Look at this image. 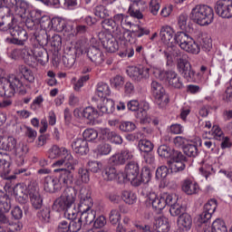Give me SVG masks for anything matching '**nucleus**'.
Returning <instances> with one entry per match:
<instances>
[{"label":"nucleus","instance_id":"f257e3e1","mask_svg":"<svg viewBox=\"0 0 232 232\" xmlns=\"http://www.w3.org/2000/svg\"><path fill=\"white\" fill-rule=\"evenodd\" d=\"M163 55L167 61V66L173 64V58L176 59V66L179 73L188 82H196L197 72L194 71L189 63V56L177 47L169 48L163 52Z\"/></svg>","mask_w":232,"mask_h":232},{"label":"nucleus","instance_id":"f03ea898","mask_svg":"<svg viewBox=\"0 0 232 232\" xmlns=\"http://www.w3.org/2000/svg\"><path fill=\"white\" fill-rule=\"evenodd\" d=\"M79 198L78 211L81 213L80 219L83 226H91L95 220V211L92 210V208H93L92 190L86 187H82L80 189Z\"/></svg>","mask_w":232,"mask_h":232},{"label":"nucleus","instance_id":"7ed1b4c3","mask_svg":"<svg viewBox=\"0 0 232 232\" xmlns=\"http://www.w3.org/2000/svg\"><path fill=\"white\" fill-rule=\"evenodd\" d=\"M75 200H77V196H75L73 189L68 190V192L63 193L60 198L55 199L53 209L58 212L64 211V217L69 221L75 220L79 213V210L73 207Z\"/></svg>","mask_w":232,"mask_h":232},{"label":"nucleus","instance_id":"20e7f679","mask_svg":"<svg viewBox=\"0 0 232 232\" xmlns=\"http://www.w3.org/2000/svg\"><path fill=\"white\" fill-rule=\"evenodd\" d=\"M98 110L92 106L85 107L79 114V110H74L75 117H83L88 121H95L99 119L101 115L104 113L110 114L115 111V102L111 99H107L105 102H102L98 104Z\"/></svg>","mask_w":232,"mask_h":232},{"label":"nucleus","instance_id":"39448f33","mask_svg":"<svg viewBox=\"0 0 232 232\" xmlns=\"http://www.w3.org/2000/svg\"><path fill=\"white\" fill-rule=\"evenodd\" d=\"M13 193L19 204H26V202H28L29 195L31 204L34 209H41V208H43V197H41L39 191L35 189L31 188L26 190V187L22 184H16L13 188Z\"/></svg>","mask_w":232,"mask_h":232},{"label":"nucleus","instance_id":"423d86ee","mask_svg":"<svg viewBox=\"0 0 232 232\" xmlns=\"http://www.w3.org/2000/svg\"><path fill=\"white\" fill-rule=\"evenodd\" d=\"M0 88L4 90V95L5 97H14L15 93H19L20 95L26 93V84L23 82V78L11 75L8 79L5 77L0 78Z\"/></svg>","mask_w":232,"mask_h":232},{"label":"nucleus","instance_id":"0eeeda50","mask_svg":"<svg viewBox=\"0 0 232 232\" xmlns=\"http://www.w3.org/2000/svg\"><path fill=\"white\" fill-rule=\"evenodd\" d=\"M190 19L199 24V26H206L211 24L215 19V12L209 5H198L192 8L190 13Z\"/></svg>","mask_w":232,"mask_h":232},{"label":"nucleus","instance_id":"6e6552de","mask_svg":"<svg viewBox=\"0 0 232 232\" xmlns=\"http://www.w3.org/2000/svg\"><path fill=\"white\" fill-rule=\"evenodd\" d=\"M0 168L1 170V177L5 180H15L16 175H21V177H30L32 172L28 170L26 168H18L14 169V175L10 174V155L6 152H0Z\"/></svg>","mask_w":232,"mask_h":232},{"label":"nucleus","instance_id":"1a4fd4ad","mask_svg":"<svg viewBox=\"0 0 232 232\" xmlns=\"http://www.w3.org/2000/svg\"><path fill=\"white\" fill-rule=\"evenodd\" d=\"M176 44L187 52V53H192V55H198L200 53V45L193 40L189 34L184 32H178L176 34Z\"/></svg>","mask_w":232,"mask_h":232},{"label":"nucleus","instance_id":"9d476101","mask_svg":"<svg viewBox=\"0 0 232 232\" xmlns=\"http://www.w3.org/2000/svg\"><path fill=\"white\" fill-rule=\"evenodd\" d=\"M10 208L12 205L10 204V198L0 201V226H4V227H9V231H21L23 229V224L21 222H14L10 220L8 217H6L7 211H10Z\"/></svg>","mask_w":232,"mask_h":232},{"label":"nucleus","instance_id":"9b49d317","mask_svg":"<svg viewBox=\"0 0 232 232\" xmlns=\"http://www.w3.org/2000/svg\"><path fill=\"white\" fill-rule=\"evenodd\" d=\"M70 169H64L59 168L55 169L54 173H59L58 180L60 182V187L63 186L65 188L63 193H68V191H74V196H77V189L74 187L75 178L73 174L70 171Z\"/></svg>","mask_w":232,"mask_h":232},{"label":"nucleus","instance_id":"f8f14e48","mask_svg":"<svg viewBox=\"0 0 232 232\" xmlns=\"http://www.w3.org/2000/svg\"><path fill=\"white\" fill-rule=\"evenodd\" d=\"M140 172L139 163L130 161L125 166L124 172L120 174L121 175V182H130L131 186L139 188L140 186V181L139 180Z\"/></svg>","mask_w":232,"mask_h":232},{"label":"nucleus","instance_id":"ddd939ff","mask_svg":"<svg viewBox=\"0 0 232 232\" xmlns=\"http://www.w3.org/2000/svg\"><path fill=\"white\" fill-rule=\"evenodd\" d=\"M160 81L166 82L173 90H184V80L175 71H160L159 73Z\"/></svg>","mask_w":232,"mask_h":232},{"label":"nucleus","instance_id":"4468645a","mask_svg":"<svg viewBox=\"0 0 232 232\" xmlns=\"http://www.w3.org/2000/svg\"><path fill=\"white\" fill-rule=\"evenodd\" d=\"M150 88L157 106L166 108L169 104V94L166 92V89L157 81H152Z\"/></svg>","mask_w":232,"mask_h":232},{"label":"nucleus","instance_id":"2eb2a0df","mask_svg":"<svg viewBox=\"0 0 232 232\" xmlns=\"http://www.w3.org/2000/svg\"><path fill=\"white\" fill-rule=\"evenodd\" d=\"M19 23L18 19L12 14L8 7L0 8V30L1 32H10L15 24Z\"/></svg>","mask_w":232,"mask_h":232},{"label":"nucleus","instance_id":"dca6fc26","mask_svg":"<svg viewBox=\"0 0 232 232\" xmlns=\"http://www.w3.org/2000/svg\"><path fill=\"white\" fill-rule=\"evenodd\" d=\"M138 227L144 232H169L170 229L169 221L164 216H159L154 218L153 228L148 225H145L144 227L138 226Z\"/></svg>","mask_w":232,"mask_h":232},{"label":"nucleus","instance_id":"f3484780","mask_svg":"<svg viewBox=\"0 0 232 232\" xmlns=\"http://www.w3.org/2000/svg\"><path fill=\"white\" fill-rule=\"evenodd\" d=\"M86 51H84V47L76 44L74 47H71L69 52L63 56V63L65 68H73L75 66V61L77 57L82 55Z\"/></svg>","mask_w":232,"mask_h":232},{"label":"nucleus","instance_id":"a211bd4d","mask_svg":"<svg viewBox=\"0 0 232 232\" xmlns=\"http://www.w3.org/2000/svg\"><path fill=\"white\" fill-rule=\"evenodd\" d=\"M188 159L182 152H174L171 160L168 161L170 173H179V171H184L186 169V163Z\"/></svg>","mask_w":232,"mask_h":232},{"label":"nucleus","instance_id":"6ab92c4d","mask_svg":"<svg viewBox=\"0 0 232 232\" xmlns=\"http://www.w3.org/2000/svg\"><path fill=\"white\" fill-rule=\"evenodd\" d=\"M98 37L105 50L110 52L111 53H115V52L119 51L121 47H119V39H116L114 35L111 34L100 33Z\"/></svg>","mask_w":232,"mask_h":232},{"label":"nucleus","instance_id":"aec40b11","mask_svg":"<svg viewBox=\"0 0 232 232\" xmlns=\"http://www.w3.org/2000/svg\"><path fill=\"white\" fill-rule=\"evenodd\" d=\"M127 108L130 111H137L136 117L140 121H145L148 117V110H150V103H140L137 100H130L127 103Z\"/></svg>","mask_w":232,"mask_h":232},{"label":"nucleus","instance_id":"412c9836","mask_svg":"<svg viewBox=\"0 0 232 232\" xmlns=\"http://www.w3.org/2000/svg\"><path fill=\"white\" fill-rule=\"evenodd\" d=\"M127 73L132 81L140 82L150 77V69L148 66L144 65L132 66L127 70Z\"/></svg>","mask_w":232,"mask_h":232},{"label":"nucleus","instance_id":"4be33fe9","mask_svg":"<svg viewBox=\"0 0 232 232\" xmlns=\"http://www.w3.org/2000/svg\"><path fill=\"white\" fill-rule=\"evenodd\" d=\"M150 28L135 24V25H132V29H127V31H124L123 41L131 43V41H133V37L136 39H140V37H144V35H150Z\"/></svg>","mask_w":232,"mask_h":232},{"label":"nucleus","instance_id":"5701e85b","mask_svg":"<svg viewBox=\"0 0 232 232\" xmlns=\"http://www.w3.org/2000/svg\"><path fill=\"white\" fill-rule=\"evenodd\" d=\"M160 37L164 44H169V47L165 52H168L169 48H175L174 43H177V34H175V30L169 25H163L160 28Z\"/></svg>","mask_w":232,"mask_h":232},{"label":"nucleus","instance_id":"b1692460","mask_svg":"<svg viewBox=\"0 0 232 232\" xmlns=\"http://www.w3.org/2000/svg\"><path fill=\"white\" fill-rule=\"evenodd\" d=\"M216 14L223 19L232 17V0H218L215 5Z\"/></svg>","mask_w":232,"mask_h":232},{"label":"nucleus","instance_id":"393cba45","mask_svg":"<svg viewBox=\"0 0 232 232\" xmlns=\"http://www.w3.org/2000/svg\"><path fill=\"white\" fill-rule=\"evenodd\" d=\"M102 26L103 30L108 32L105 34H112L113 36L119 41H124V30H120L112 18H105L102 20Z\"/></svg>","mask_w":232,"mask_h":232},{"label":"nucleus","instance_id":"a878e982","mask_svg":"<svg viewBox=\"0 0 232 232\" xmlns=\"http://www.w3.org/2000/svg\"><path fill=\"white\" fill-rule=\"evenodd\" d=\"M52 22L53 18H50V16L46 14H43V16L40 18V21L38 22V27L40 26V32H34L35 39H37V35H44V43L48 42V30H52Z\"/></svg>","mask_w":232,"mask_h":232},{"label":"nucleus","instance_id":"bb28decb","mask_svg":"<svg viewBox=\"0 0 232 232\" xmlns=\"http://www.w3.org/2000/svg\"><path fill=\"white\" fill-rule=\"evenodd\" d=\"M131 159H133V152L128 149H123L121 152L112 155L109 162L112 164V166H122V164L128 162V160H131Z\"/></svg>","mask_w":232,"mask_h":232},{"label":"nucleus","instance_id":"cd10ccee","mask_svg":"<svg viewBox=\"0 0 232 232\" xmlns=\"http://www.w3.org/2000/svg\"><path fill=\"white\" fill-rule=\"evenodd\" d=\"M36 41H38L40 44H51L54 52H59L63 44V38L57 34H54L51 38L50 34H47V42H44V35L41 36V34H36Z\"/></svg>","mask_w":232,"mask_h":232},{"label":"nucleus","instance_id":"c85d7f7f","mask_svg":"<svg viewBox=\"0 0 232 232\" xmlns=\"http://www.w3.org/2000/svg\"><path fill=\"white\" fill-rule=\"evenodd\" d=\"M87 57L90 59L91 63H93L95 66H101L104 63V53L95 45L89 47L87 51Z\"/></svg>","mask_w":232,"mask_h":232},{"label":"nucleus","instance_id":"c756f323","mask_svg":"<svg viewBox=\"0 0 232 232\" xmlns=\"http://www.w3.org/2000/svg\"><path fill=\"white\" fill-rule=\"evenodd\" d=\"M13 10H14V16L21 23L23 20L26 19L28 15V3L24 0H18Z\"/></svg>","mask_w":232,"mask_h":232},{"label":"nucleus","instance_id":"7c9ffc66","mask_svg":"<svg viewBox=\"0 0 232 232\" xmlns=\"http://www.w3.org/2000/svg\"><path fill=\"white\" fill-rule=\"evenodd\" d=\"M44 189L47 193H55L61 189L59 178L55 176H47L44 181Z\"/></svg>","mask_w":232,"mask_h":232},{"label":"nucleus","instance_id":"2f4dec72","mask_svg":"<svg viewBox=\"0 0 232 232\" xmlns=\"http://www.w3.org/2000/svg\"><path fill=\"white\" fill-rule=\"evenodd\" d=\"M11 35L17 42V44L23 46L26 41H28V33L23 27L17 25V24L9 31Z\"/></svg>","mask_w":232,"mask_h":232},{"label":"nucleus","instance_id":"473e14b6","mask_svg":"<svg viewBox=\"0 0 232 232\" xmlns=\"http://www.w3.org/2000/svg\"><path fill=\"white\" fill-rule=\"evenodd\" d=\"M72 149L78 155H88L90 153L88 142L83 138H76L72 143Z\"/></svg>","mask_w":232,"mask_h":232},{"label":"nucleus","instance_id":"72a5a7b5","mask_svg":"<svg viewBox=\"0 0 232 232\" xmlns=\"http://www.w3.org/2000/svg\"><path fill=\"white\" fill-rule=\"evenodd\" d=\"M33 53L34 57V63H39L42 66H44L48 61H50V56L48 55V51L44 47L39 45L33 48Z\"/></svg>","mask_w":232,"mask_h":232},{"label":"nucleus","instance_id":"f704fd0d","mask_svg":"<svg viewBox=\"0 0 232 232\" xmlns=\"http://www.w3.org/2000/svg\"><path fill=\"white\" fill-rule=\"evenodd\" d=\"M148 200L150 204H151L153 209L158 211V213L166 208V201L164 200L162 194L159 196L155 192L150 193L148 195Z\"/></svg>","mask_w":232,"mask_h":232},{"label":"nucleus","instance_id":"c9c22d12","mask_svg":"<svg viewBox=\"0 0 232 232\" xmlns=\"http://www.w3.org/2000/svg\"><path fill=\"white\" fill-rule=\"evenodd\" d=\"M61 160H58L53 163V168H64L65 169H73V156L72 154H67L65 156L60 157Z\"/></svg>","mask_w":232,"mask_h":232},{"label":"nucleus","instance_id":"e433bc0d","mask_svg":"<svg viewBox=\"0 0 232 232\" xmlns=\"http://www.w3.org/2000/svg\"><path fill=\"white\" fill-rule=\"evenodd\" d=\"M120 42L123 44V46L120 47L118 51V55L121 58L127 57L128 59H131V57L135 55L133 44H126V43H129L126 40H121Z\"/></svg>","mask_w":232,"mask_h":232},{"label":"nucleus","instance_id":"4c0bfd02","mask_svg":"<svg viewBox=\"0 0 232 232\" xmlns=\"http://www.w3.org/2000/svg\"><path fill=\"white\" fill-rule=\"evenodd\" d=\"M178 225L182 231H189L193 226V218L188 213H183L178 218Z\"/></svg>","mask_w":232,"mask_h":232},{"label":"nucleus","instance_id":"58836bf2","mask_svg":"<svg viewBox=\"0 0 232 232\" xmlns=\"http://www.w3.org/2000/svg\"><path fill=\"white\" fill-rule=\"evenodd\" d=\"M181 188L186 195H197L200 189L198 183L191 179H185Z\"/></svg>","mask_w":232,"mask_h":232},{"label":"nucleus","instance_id":"ea45409f","mask_svg":"<svg viewBox=\"0 0 232 232\" xmlns=\"http://www.w3.org/2000/svg\"><path fill=\"white\" fill-rule=\"evenodd\" d=\"M17 146V140L9 136L7 138L0 137V150L5 151H14Z\"/></svg>","mask_w":232,"mask_h":232},{"label":"nucleus","instance_id":"a19ab883","mask_svg":"<svg viewBox=\"0 0 232 232\" xmlns=\"http://www.w3.org/2000/svg\"><path fill=\"white\" fill-rule=\"evenodd\" d=\"M102 177L104 180H115V179H118L120 182H122V175H121V172H117V169L114 167H107L102 171Z\"/></svg>","mask_w":232,"mask_h":232},{"label":"nucleus","instance_id":"79ce46f5","mask_svg":"<svg viewBox=\"0 0 232 232\" xmlns=\"http://www.w3.org/2000/svg\"><path fill=\"white\" fill-rule=\"evenodd\" d=\"M49 159H59L61 157H65L66 155H72L69 153L68 150L64 147H59L57 145H53L48 152Z\"/></svg>","mask_w":232,"mask_h":232},{"label":"nucleus","instance_id":"37998d69","mask_svg":"<svg viewBox=\"0 0 232 232\" xmlns=\"http://www.w3.org/2000/svg\"><path fill=\"white\" fill-rule=\"evenodd\" d=\"M51 30H53V32H68V25L66 20L61 17H53Z\"/></svg>","mask_w":232,"mask_h":232},{"label":"nucleus","instance_id":"c03bdc74","mask_svg":"<svg viewBox=\"0 0 232 232\" xmlns=\"http://www.w3.org/2000/svg\"><path fill=\"white\" fill-rule=\"evenodd\" d=\"M21 57L29 66L35 64V58L34 57V49L30 47H24L21 49Z\"/></svg>","mask_w":232,"mask_h":232},{"label":"nucleus","instance_id":"a18cd8bd","mask_svg":"<svg viewBox=\"0 0 232 232\" xmlns=\"http://www.w3.org/2000/svg\"><path fill=\"white\" fill-rule=\"evenodd\" d=\"M211 217H213V215L203 210V212L198 217V219L196 221V226L198 227H209V225L208 224H209V220H211Z\"/></svg>","mask_w":232,"mask_h":232},{"label":"nucleus","instance_id":"49530a36","mask_svg":"<svg viewBox=\"0 0 232 232\" xmlns=\"http://www.w3.org/2000/svg\"><path fill=\"white\" fill-rule=\"evenodd\" d=\"M121 198L125 204L133 206L137 202V193L132 190H123L121 192Z\"/></svg>","mask_w":232,"mask_h":232},{"label":"nucleus","instance_id":"de8ad7c7","mask_svg":"<svg viewBox=\"0 0 232 232\" xmlns=\"http://www.w3.org/2000/svg\"><path fill=\"white\" fill-rule=\"evenodd\" d=\"M175 152H179V150H172L167 145H161L158 148V155L163 159H170L171 160Z\"/></svg>","mask_w":232,"mask_h":232},{"label":"nucleus","instance_id":"09e8293b","mask_svg":"<svg viewBox=\"0 0 232 232\" xmlns=\"http://www.w3.org/2000/svg\"><path fill=\"white\" fill-rule=\"evenodd\" d=\"M111 91L110 90V85L104 82H99L97 85V95L100 99H106L110 97Z\"/></svg>","mask_w":232,"mask_h":232},{"label":"nucleus","instance_id":"8fccbe9b","mask_svg":"<svg viewBox=\"0 0 232 232\" xmlns=\"http://www.w3.org/2000/svg\"><path fill=\"white\" fill-rule=\"evenodd\" d=\"M183 152L185 153V155H187V157L195 158L198 155V147L195 142L187 143L183 147Z\"/></svg>","mask_w":232,"mask_h":232},{"label":"nucleus","instance_id":"3c124183","mask_svg":"<svg viewBox=\"0 0 232 232\" xmlns=\"http://www.w3.org/2000/svg\"><path fill=\"white\" fill-rule=\"evenodd\" d=\"M111 153V145L108 143H102L96 148V157H104L105 155H110Z\"/></svg>","mask_w":232,"mask_h":232},{"label":"nucleus","instance_id":"603ef678","mask_svg":"<svg viewBox=\"0 0 232 232\" xmlns=\"http://www.w3.org/2000/svg\"><path fill=\"white\" fill-rule=\"evenodd\" d=\"M128 14L130 17H133V19H144V14L140 12L138 4H131L129 6Z\"/></svg>","mask_w":232,"mask_h":232},{"label":"nucleus","instance_id":"864d4df0","mask_svg":"<svg viewBox=\"0 0 232 232\" xmlns=\"http://www.w3.org/2000/svg\"><path fill=\"white\" fill-rule=\"evenodd\" d=\"M82 137L87 142H93L99 137V132L94 129H86L82 132Z\"/></svg>","mask_w":232,"mask_h":232},{"label":"nucleus","instance_id":"5fc2aeb1","mask_svg":"<svg viewBox=\"0 0 232 232\" xmlns=\"http://www.w3.org/2000/svg\"><path fill=\"white\" fill-rule=\"evenodd\" d=\"M150 180H151V170L148 167H143L139 177L140 186V184H148Z\"/></svg>","mask_w":232,"mask_h":232},{"label":"nucleus","instance_id":"6e6d98bb","mask_svg":"<svg viewBox=\"0 0 232 232\" xmlns=\"http://www.w3.org/2000/svg\"><path fill=\"white\" fill-rule=\"evenodd\" d=\"M138 146L143 153H150L153 150V143L148 140H142V138L139 140Z\"/></svg>","mask_w":232,"mask_h":232},{"label":"nucleus","instance_id":"4d7b16f0","mask_svg":"<svg viewBox=\"0 0 232 232\" xmlns=\"http://www.w3.org/2000/svg\"><path fill=\"white\" fill-rule=\"evenodd\" d=\"M37 218L44 223L50 222V208H44L36 214Z\"/></svg>","mask_w":232,"mask_h":232},{"label":"nucleus","instance_id":"13d9d810","mask_svg":"<svg viewBox=\"0 0 232 232\" xmlns=\"http://www.w3.org/2000/svg\"><path fill=\"white\" fill-rule=\"evenodd\" d=\"M94 15L100 19H106L110 17V11L104 5H98L94 8Z\"/></svg>","mask_w":232,"mask_h":232},{"label":"nucleus","instance_id":"bf43d9fd","mask_svg":"<svg viewBox=\"0 0 232 232\" xmlns=\"http://www.w3.org/2000/svg\"><path fill=\"white\" fill-rule=\"evenodd\" d=\"M218 206V205L217 199L212 198L205 204L203 211H205L206 213H210V215H213V213L217 211Z\"/></svg>","mask_w":232,"mask_h":232},{"label":"nucleus","instance_id":"052dcab7","mask_svg":"<svg viewBox=\"0 0 232 232\" xmlns=\"http://www.w3.org/2000/svg\"><path fill=\"white\" fill-rule=\"evenodd\" d=\"M109 220L112 226H117L121 222V211L117 208L111 209L109 214Z\"/></svg>","mask_w":232,"mask_h":232},{"label":"nucleus","instance_id":"680f3d73","mask_svg":"<svg viewBox=\"0 0 232 232\" xmlns=\"http://www.w3.org/2000/svg\"><path fill=\"white\" fill-rule=\"evenodd\" d=\"M213 232H227L224 220L218 218L213 222Z\"/></svg>","mask_w":232,"mask_h":232},{"label":"nucleus","instance_id":"e2e57ef3","mask_svg":"<svg viewBox=\"0 0 232 232\" xmlns=\"http://www.w3.org/2000/svg\"><path fill=\"white\" fill-rule=\"evenodd\" d=\"M111 85L115 90H121L124 86V77L121 75H116L112 79H111Z\"/></svg>","mask_w":232,"mask_h":232},{"label":"nucleus","instance_id":"0e129e2a","mask_svg":"<svg viewBox=\"0 0 232 232\" xmlns=\"http://www.w3.org/2000/svg\"><path fill=\"white\" fill-rule=\"evenodd\" d=\"M186 211V208L179 203L172 205L169 208V213L171 217H179V215H182Z\"/></svg>","mask_w":232,"mask_h":232},{"label":"nucleus","instance_id":"69168bd1","mask_svg":"<svg viewBox=\"0 0 232 232\" xmlns=\"http://www.w3.org/2000/svg\"><path fill=\"white\" fill-rule=\"evenodd\" d=\"M119 128H120L121 131L128 133L130 131H134V130H135V128H137V126L135 125V123H133L131 121H121L119 125Z\"/></svg>","mask_w":232,"mask_h":232},{"label":"nucleus","instance_id":"338daca9","mask_svg":"<svg viewBox=\"0 0 232 232\" xmlns=\"http://www.w3.org/2000/svg\"><path fill=\"white\" fill-rule=\"evenodd\" d=\"M82 221L80 218L72 219V221L69 220V227L70 232H78L81 231V227H82Z\"/></svg>","mask_w":232,"mask_h":232},{"label":"nucleus","instance_id":"774afa93","mask_svg":"<svg viewBox=\"0 0 232 232\" xmlns=\"http://www.w3.org/2000/svg\"><path fill=\"white\" fill-rule=\"evenodd\" d=\"M44 14V13L39 9H32L31 11H28L26 17H29L33 19V21L39 23Z\"/></svg>","mask_w":232,"mask_h":232}]
</instances>
